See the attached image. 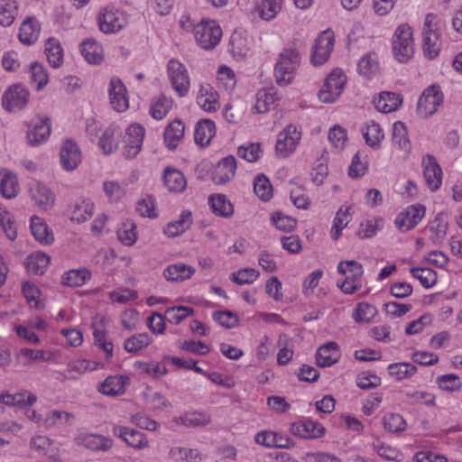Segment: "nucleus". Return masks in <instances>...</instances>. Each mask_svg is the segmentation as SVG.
I'll return each instance as SVG.
<instances>
[{"label": "nucleus", "mask_w": 462, "mask_h": 462, "mask_svg": "<svg viewBox=\"0 0 462 462\" xmlns=\"http://www.w3.org/2000/svg\"><path fill=\"white\" fill-rule=\"evenodd\" d=\"M300 63V54L296 49H284L280 54L274 68V77L278 85L287 86L293 78Z\"/></svg>", "instance_id": "f257e3e1"}, {"label": "nucleus", "mask_w": 462, "mask_h": 462, "mask_svg": "<svg viewBox=\"0 0 462 462\" xmlns=\"http://www.w3.org/2000/svg\"><path fill=\"white\" fill-rule=\"evenodd\" d=\"M393 51L394 58L401 63L409 61L414 54L412 31L408 24L397 27L393 36Z\"/></svg>", "instance_id": "f03ea898"}, {"label": "nucleus", "mask_w": 462, "mask_h": 462, "mask_svg": "<svg viewBox=\"0 0 462 462\" xmlns=\"http://www.w3.org/2000/svg\"><path fill=\"white\" fill-rule=\"evenodd\" d=\"M167 73L172 88L180 97H185L190 88V80L184 64L171 59L167 65Z\"/></svg>", "instance_id": "7ed1b4c3"}, {"label": "nucleus", "mask_w": 462, "mask_h": 462, "mask_svg": "<svg viewBox=\"0 0 462 462\" xmlns=\"http://www.w3.org/2000/svg\"><path fill=\"white\" fill-rule=\"evenodd\" d=\"M444 99L440 88L436 85L427 88L420 96L418 106V114L424 118L433 115L442 104Z\"/></svg>", "instance_id": "20e7f679"}, {"label": "nucleus", "mask_w": 462, "mask_h": 462, "mask_svg": "<svg viewBox=\"0 0 462 462\" xmlns=\"http://www.w3.org/2000/svg\"><path fill=\"white\" fill-rule=\"evenodd\" d=\"M346 79L341 70H333L326 79L319 91V97L323 103H332L340 96L345 87Z\"/></svg>", "instance_id": "39448f33"}, {"label": "nucleus", "mask_w": 462, "mask_h": 462, "mask_svg": "<svg viewBox=\"0 0 462 462\" xmlns=\"http://www.w3.org/2000/svg\"><path fill=\"white\" fill-rule=\"evenodd\" d=\"M222 30L215 21L201 23L195 28V39L205 50L214 48L220 41Z\"/></svg>", "instance_id": "423d86ee"}, {"label": "nucleus", "mask_w": 462, "mask_h": 462, "mask_svg": "<svg viewBox=\"0 0 462 462\" xmlns=\"http://www.w3.org/2000/svg\"><path fill=\"white\" fill-rule=\"evenodd\" d=\"M301 138L296 126L290 125L278 134L275 150L280 157L285 158L292 153Z\"/></svg>", "instance_id": "0eeeda50"}, {"label": "nucleus", "mask_w": 462, "mask_h": 462, "mask_svg": "<svg viewBox=\"0 0 462 462\" xmlns=\"http://www.w3.org/2000/svg\"><path fill=\"white\" fill-rule=\"evenodd\" d=\"M144 127L139 124H132L126 129L124 138L123 154L127 159L134 158L141 151L144 137Z\"/></svg>", "instance_id": "6e6552de"}, {"label": "nucleus", "mask_w": 462, "mask_h": 462, "mask_svg": "<svg viewBox=\"0 0 462 462\" xmlns=\"http://www.w3.org/2000/svg\"><path fill=\"white\" fill-rule=\"evenodd\" d=\"M334 35L329 31L323 32L315 41L311 51V63L322 65L328 60L334 48Z\"/></svg>", "instance_id": "1a4fd4ad"}, {"label": "nucleus", "mask_w": 462, "mask_h": 462, "mask_svg": "<svg viewBox=\"0 0 462 462\" xmlns=\"http://www.w3.org/2000/svg\"><path fill=\"white\" fill-rule=\"evenodd\" d=\"M29 99V91L22 85H14L4 94L2 105L9 112L23 109Z\"/></svg>", "instance_id": "9d476101"}, {"label": "nucleus", "mask_w": 462, "mask_h": 462, "mask_svg": "<svg viewBox=\"0 0 462 462\" xmlns=\"http://www.w3.org/2000/svg\"><path fill=\"white\" fill-rule=\"evenodd\" d=\"M126 20L123 13L119 11L103 9L98 16L99 29L105 33H115L123 29Z\"/></svg>", "instance_id": "9b49d317"}, {"label": "nucleus", "mask_w": 462, "mask_h": 462, "mask_svg": "<svg viewBox=\"0 0 462 462\" xmlns=\"http://www.w3.org/2000/svg\"><path fill=\"white\" fill-rule=\"evenodd\" d=\"M50 134V118L47 116H38L28 125V143L33 146L39 145L49 138Z\"/></svg>", "instance_id": "f8f14e48"}, {"label": "nucleus", "mask_w": 462, "mask_h": 462, "mask_svg": "<svg viewBox=\"0 0 462 462\" xmlns=\"http://www.w3.org/2000/svg\"><path fill=\"white\" fill-rule=\"evenodd\" d=\"M424 215L425 208L423 206H411L397 216L395 225L401 232H407L414 228L423 218Z\"/></svg>", "instance_id": "ddd939ff"}, {"label": "nucleus", "mask_w": 462, "mask_h": 462, "mask_svg": "<svg viewBox=\"0 0 462 462\" xmlns=\"http://www.w3.org/2000/svg\"><path fill=\"white\" fill-rule=\"evenodd\" d=\"M60 164L65 171L75 170L81 162V152L78 144L71 139H67L60 152Z\"/></svg>", "instance_id": "4468645a"}, {"label": "nucleus", "mask_w": 462, "mask_h": 462, "mask_svg": "<svg viewBox=\"0 0 462 462\" xmlns=\"http://www.w3.org/2000/svg\"><path fill=\"white\" fill-rule=\"evenodd\" d=\"M236 170V158L232 155L226 156L216 165L212 172V180L217 185L225 184L234 178Z\"/></svg>", "instance_id": "2eb2a0df"}, {"label": "nucleus", "mask_w": 462, "mask_h": 462, "mask_svg": "<svg viewBox=\"0 0 462 462\" xmlns=\"http://www.w3.org/2000/svg\"><path fill=\"white\" fill-rule=\"evenodd\" d=\"M127 90L120 79L112 78L109 83V97L111 106L117 112H123L128 107Z\"/></svg>", "instance_id": "dca6fc26"}, {"label": "nucleus", "mask_w": 462, "mask_h": 462, "mask_svg": "<svg viewBox=\"0 0 462 462\" xmlns=\"http://www.w3.org/2000/svg\"><path fill=\"white\" fill-rule=\"evenodd\" d=\"M291 431L293 435L303 439H317L324 435L325 428L312 420H303L292 423Z\"/></svg>", "instance_id": "f3484780"}, {"label": "nucleus", "mask_w": 462, "mask_h": 462, "mask_svg": "<svg viewBox=\"0 0 462 462\" xmlns=\"http://www.w3.org/2000/svg\"><path fill=\"white\" fill-rule=\"evenodd\" d=\"M113 433L122 439L128 446L137 449H143L148 447L149 441L145 435L136 430L123 426H115Z\"/></svg>", "instance_id": "a211bd4d"}, {"label": "nucleus", "mask_w": 462, "mask_h": 462, "mask_svg": "<svg viewBox=\"0 0 462 462\" xmlns=\"http://www.w3.org/2000/svg\"><path fill=\"white\" fill-rule=\"evenodd\" d=\"M29 192L34 205L39 208L48 210L52 208L55 201V196L44 184L41 182L32 184L29 189Z\"/></svg>", "instance_id": "6ab92c4d"}, {"label": "nucleus", "mask_w": 462, "mask_h": 462, "mask_svg": "<svg viewBox=\"0 0 462 462\" xmlns=\"http://www.w3.org/2000/svg\"><path fill=\"white\" fill-rule=\"evenodd\" d=\"M424 165V177L429 188L435 191L437 190L442 181V170L439 165L435 161L434 157L431 155H428L426 159L423 160Z\"/></svg>", "instance_id": "aec40b11"}, {"label": "nucleus", "mask_w": 462, "mask_h": 462, "mask_svg": "<svg viewBox=\"0 0 462 462\" xmlns=\"http://www.w3.org/2000/svg\"><path fill=\"white\" fill-rule=\"evenodd\" d=\"M338 358L339 346L334 341L322 345L316 353V364L320 367L331 366L338 361Z\"/></svg>", "instance_id": "412c9836"}, {"label": "nucleus", "mask_w": 462, "mask_h": 462, "mask_svg": "<svg viewBox=\"0 0 462 462\" xmlns=\"http://www.w3.org/2000/svg\"><path fill=\"white\" fill-rule=\"evenodd\" d=\"M216 134L215 123L210 119H201L195 126L194 139L198 145L205 147L209 144Z\"/></svg>", "instance_id": "4be33fe9"}, {"label": "nucleus", "mask_w": 462, "mask_h": 462, "mask_svg": "<svg viewBox=\"0 0 462 462\" xmlns=\"http://www.w3.org/2000/svg\"><path fill=\"white\" fill-rule=\"evenodd\" d=\"M197 102L207 112L216 111L219 106L218 94L209 84H202L197 97Z\"/></svg>", "instance_id": "5701e85b"}, {"label": "nucleus", "mask_w": 462, "mask_h": 462, "mask_svg": "<svg viewBox=\"0 0 462 462\" xmlns=\"http://www.w3.org/2000/svg\"><path fill=\"white\" fill-rule=\"evenodd\" d=\"M76 442L91 450L106 451L112 447V439L97 434H80Z\"/></svg>", "instance_id": "b1692460"}, {"label": "nucleus", "mask_w": 462, "mask_h": 462, "mask_svg": "<svg viewBox=\"0 0 462 462\" xmlns=\"http://www.w3.org/2000/svg\"><path fill=\"white\" fill-rule=\"evenodd\" d=\"M173 421L178 425L199 428L208 425L211 422V416L206 412L192 411L174 418Z\"/></svg>", "instance_id": "393cba45"}, {"label": "nucleus", "mask_w": 462, "mask_h": 462, "mask_svg": "<svg viewBox=\"0 0 462 462\" xmlns=\"http://www.w3.org/2000/svg\"><path fill=\"white\" fill-rule=\"evenodd\" d=\"M36 396L26 390L16 393L14 394L8 393L0 394V402H3L8 406H32L36 402Z\"/></svg>", "instance_id": "a878e982"}, {"label": "nucleus", "mask_w": 462, "mask_h": 462, "mask_svg": "<svg viewBox=\"0 0 462 462\" xmlns=\"http://www.w3.org/2000/svg\"><path fill=\"white\" fill-rule=\"evenodd\" d=\"M40 33V25L38 22L31 17H28L23 22L19 30V40L22 43L31 45L34 43Z\"/></svg>", "instance_id": "bb28decb"}, {"label": "nucleus", "mask_w": 462, "mask_h": 462, "mask_svg": "<svg viewBox=\"0 0 462 462\" xmlns=\"http://www.w3.org/2000/svg\"><path fill=\"white\" fill-rule=\"evenodd\" d=\"M185 126L180 120H174L165 128L164 141L170 150H174L184 136Z\"/></svg>", "instance_id": "cd10ccee"}, {"label": "nucleus", "mask_w": 462, "mask_h": 462, "mask_svg": "<svg viewBox=\"0 0 462 462\" xmlns=\"http://www.w3.org/2000/svg\"><path fill=\"white\" fill-rule=\"evenodd\" d=\"M402 98L393 92H382L374 100L376 109L383 113L395 111L402 104Z\"/></svg>", "instance_id": "c85d7f7f"}, {"label": "nucleus", "mask_w": 462, "mask_h": 462, "mask_svg": "<svg viewBox=\"0 0 462 462\" xmlns=\"http://www.w3.org/2000/svg\"><path fill=\"white\" fill-rule=\"evenodd\" d=\"M192 223L191 212L184 210L176 221L170 222L163 229L168 237H175L185 232Z\"/></svg>", "instance_id": "c756f323"}, {"label": "nucleus", "mask_w": 462, "mask_h": 462, "mask_svg": "<svg viewBox=\"0 0 462 462\" xmlns=\"http://www.w3.org/2000/svg\"><path fill=\"white\" fill-rule=\"evenodd\" d=\"M163 181L170 191L181 192L185 189L187 181L184 175L176 169L164 170Z\"/></svg>", "instance_id": "7c9ffc66"}, {"label": "nucleus", "mask_w": 462, "mask_h": 462, "mask_svg": "<svg viewBox=\"0 0 462 462\" xmlns=\"http://www.w3.org/2000/svg\"><path fill=\"white\" fill-rule=\"evenodd\" d=\"M50 262L51 258L49 255L42 252H36L28 256L25 265L29 273L36 275H42Z\"/></svg>", "instance_id": "2f4dec72"}, {"label": "nucleus", "mask_w": 462, "mask_h": 462, "mask_svg": "<svg viewBox=\"0 0 462 462\" xmlns=\"http://www.w3.org/2000/svg\"><path fill=\"white\" fill-rule=\"evenodd\" d=\"M80 51L85 60L92 64H98L103 60L102 47L92 39L84 41L80 44Z\"/></svg>", "instance_id": "473e14b6"}, {"label": "nucleus", "mask_w": 462, "mask_h": 462, "mask_svg": "<svg viewBox=\"0 0 462 462\" xmlns=\"http://www.w3.org/2000/svg\"><path fill=\"white\" fill-rule=\"evenodd\" d=\"M195 273V268L182 263L171 264L164 271V276L168 281L181 282L189 279Z\"/></svg>", "instance_id": "72a5a7b5"}, {"label": "nucleus", "mask_w": 462, "mask_h": 462, "mask_svg": "<svg viewBox=\"0 0 462 462\" xmlns=\"http://www.w3.org/2000/svg\"><path fill=\"white\" fill-rule=\"evenodd\" d=\"M208 202L212 211L217 216L229 217L234 213L233 205L227 200L225 195H211L208 199Z\"/></svg>", "instance_id": "f704fd0d"}, {"label": "nucleus", "mask_w": 462, "mask_h": 462, "mask_svg": "<svg viewBox=\"0 0 462 462\" xmlns=\"http://www.w3.org/2000/svg\"><path fill=\"white\" fill-rule=\"evenodd\" d=\"M32 234L37 241L42 244L50 245L53 241V235L50 231L46 223L39 217H32L31 218Z\"/></svg>", "instance_id": "c9c22d12"}, {"label": "nucleus", "mask_w": 462, "mask_h": 462, "mask_svg": "<svg viewBox=\"0 0 462 462\" xmlns=\"http://www.w3.org/2000/svg\"><path fill=\"white\" fill-rule=\"evenodd\" d=\"M393 143L398 149L408 152L411 149V143L408 138L406 125L402 122H395L393 125Z\"/></svg>", "instance_id": "e433bc0d"}, {"label": "nucleus", "mask_w": 462, "mask_h": 462, "mask_svg": "<svg viewBox=\"0 0 462 462\" xmlns=\"http://www.w3.org/2000/svg\"><path fill=\"white\" fill-rule=\"evenodd\" d=\"M440 51L439 34L432 30L423 32V52L426 57L432 60Z\"/></svg>", "instance_id": "4c0bfd02"}, {"label": "nucleus", "mask_w": 462, "mask_h": 462, "mask_svg": "<svg viewBox=\"0 0 462 462\" xmlns=\"http://www.w3.org/2000/svg\"><path fill=\"white\" fill-rule=\"evenodd\" d=\"M45 54L53 68H59L63 62L62 48L58 40L50 38L46 42Z\"/></svg>", "instance_id": "58836bf2"}, {"label": "nucleus", "mask_w": 462, "mask_h": 462, "mask_svg": "<svg viewBox=\"0 0 462 462\" xmlns=\"http://www.w3.org/2000/svg\"><path fill=\"white\" fill-rule=\"evenodd\" d=\"M91 277L87 269L70 270L62 276L63 284L69 287H79L86 283Z\"/></svg>", "instance_id": "ea45409f"}, {"label": "nucleus", "mask_w": 462, "mask_h": 462, "mask_svg": "<svg viewBox=\"0 0 462 462\" xmlns=\"http://www.w3.org/2000/svg\"><path fill=\"white\" fill-rule=\"evenodd\" d=\"M0 193L5 199H13L18 193V181L15 175L6 172L0 180Z\"/></svg>", "instance_id": "a19ab883"}, {"label": "nucleus", "mask_w": 462, "mask_h": 462, "mask_svg": "<svg viewBox=\"0 0 462 462\" xmlns=\"http://www.w3.org/2000/svg\"><path fill=\"white\" fill-rule=\"evenodd\" d=\"M363 135L366 144L372 148H379L381 141L384 136L380 125L374 121L367 125L366 130L363 132Z\"/></svg>", "instance_id": "79ce46f5"}, {"label": "nucleus", "mask_w": 462, "mask_h": 462, "mask_svg": "<svg viewBox=\"0 0 462 462\" xmlns=\"http://www.w3.org/2000/svg\"><path fill=\"white\" fill-rule=\"evenodd\" d=\"M410 273L414 278L418 279L425 288L433 287L438 280L437 273L430 268L412 267Z\"/></svg>", "instance_id": "37998d69"}, {"label": "nucleus", "mask_w": 462, "mask_h": 462, "mask_svg": "<svg viewBox=\"0 0 462 462\" xmlns=\"http://www.w3.org/2000/svg\"><path fill=\"white\" fill-rule=\"evenodd\" d=\"M172 106V99L161 95L150 108L151 116L156 120L163 119Z\"/></svg>", "instance_id": "c03bdc74"}, {"label": "nucleus", "mask_w": 462, "mask_h": 462, "mask_svg": "<svg viewBox=\"0 0 462 462\" xmlns=\"http://www.w3.org/2000/svg\"><path fill=\"white\" fill-rule=\"evenodd\" d=\"M388 372L392 376H395L401 381L410 378L417 372V367L410 363H395L388 365Z\"/></svg>", "instance_id": "a18cd8bd"}, {"label": "nucleus", "mask_w": 462, "mask_h": 462, "mask_svg": "<svg viewBox=\"0 0 462 462\" xmlns=\"http://www.w3.org/2000/svg\"><path fill=\"white\" fill-rule=\"evenodd\" d=\"M379 69L377 57L374 53H369L363 57L357 64V71L359 74L369 78L375 74Z\"/></svg>", "instance_id": "49530a36"}, {"label": "nucleus", "mask_w": 462, "mask_h": 462, "mask_svg": "<svg viewBox=\"0 0 462 462\" xmlns=\"http://www.w3.org/2000/svg\"><path fill=\"white\" fill-rule=\"evenodd\" d=\"M254 189L257 197L263 201L269 200L273 196V186L264 175H258L254 179Z\"/></svg>", "instance_id": "de8ad7c7"}, {"label": "nucleus", "mask_w": 462, "mask_h": 462, "mask_svg": "<svg viewBox=\"0 0 462 462\" xmlns=\"http://www.w3.org/2000/svg\"><path fill=\"white\" fill-rule=\"evenodd\" d=\"M98 391L106 395L115 396L124 392V385L120 378L108 376L99 384Z\"/></svg>", "instance_id": "09e8293b"}, {"label": "nucleus", "mask_w": 462, "mask_h": 462, "mask_svg": "<svg viewBox=\"0 0 462 462\" xmlns=\"http://www.w3.org/2000/svg\"><path fill=\"white\" fill-rule=\"evenodd\" d=\"M152 339L147 333L132 336L125 341V349L129 353H135L151 343Z\"/></svg>", "instance_id": "8fccbe9b"}, {"label": "nucleus", "mask_w": 462, "mask_h": 462, "mask_svg": "<svg viewBox=\"0 0 462 462\" xmlns=\"http://www.w3.org/2000/svg\"><path fill=\"white\" fill-rule=\"evenodd\" d=\"M436 383L440 389L448 392H456L462 387V382L459 376L454 374L439 375L437 377Z\"/></svg>", "instance_id": "3c124183"}, {"label": "nucleus", "mask_w": 462, "mask_h": 462, "mask_svg": "<svg viewBox=\"0 0 462 462\" xmlns=\"http://www.w3.org/2000/svg\"><path fill=\"white\" fill-rule=\"evenodd\" d=\"M259 276V272L254 268H245L233 273L230 280L238 285L253 283Z\"/></svg>", "instance_id": "603ef678"}, {"label": "nucleus", "mask_w": 462, "mask_h": 462, "mask_svg": "<svg viewBox=\"0 0 462 462\" xmlns=\"http://www.w3.org/2000/svg\"><path fill=\"white\" fill-rule=\"evenodd\" d=\"M383 428L391 432L399 433L405 430L406 427V421L400 415L396 413H391L388 415H385L383 418Z\"/></svg>", "instance_id": "864d4df0"}, {"label": "nucleus", "mask_w": 462, "mask_h": 462, "mask_svg": "<svg viewBox=\"0 0 462 462\" xmlns=\"http://www.w3.org/2000/svg\"><path fill=\"white\" fill-rule=\"evenodd\" d=\"M17 14V5L14 1L7 0L5 5L0 6V24L2 26H10Z\"/></svg>", "instance_id": "5fc2aeb1"}, {"label": "nucleus", "mask_w": 462, "mask_h": 462, "mask_svg": "<svg viewBox=\"0 0 462 462\" xmlns=\"http://www.w3.org/2000/svg\"><path fill=\"white\" fill-rule=\"evenodd\" d=\"M376 313V309L366 302L358 303L353 317L356 322H370Z\"/></svg>", "instance_id": "6e6d98bb"}, {"label": "nucleus", "mask_w": 462, "mask_h": 462, "mask_svg": "<svg viewBox=\"0 0 462 462\" xmlns=\"http://www.w3.org/2000/svg\"><path fill=\"white\" fill-rule=\"evenodd\" d=\"M282 8V0H263L260 7V16L270 21L276 16Z\"/></svg>", "instance_id": "4d7b16f0"}, {"label": "nucleus", "mask_w": 462, "mask_h": 462, "mask_svg": "<svg viewBox=\"0 0 462 462\" xmlns=\"http://www.w3.org/2000/svg\"><path fill=\"white\" fill-rule=\"evenodd\" d=\"M27 358L23 362L24 365H30L32 361L45 362L51 359L50 356L43 350H34L30 348H22L18 354V358Z\"/></svg>", "instance_id": "13d9d810"}, {"label": "nucleus", "mask_w": 462, "mask_h": 462, "mask_svg": "<svg viewBox=\"0 0 462 462\" xmlns=\"http://www.w3.org/2000/svg\"><path fill=\"white\" fill-rule=\"evenodd\" d=\"M31 79L36 83V88L42 89L48 82V74L44 68L38 62H33L30 66Z\"/></svg>", "instance_id": "bf43d9fd"}, {"label": "nucleus", "mask_w": 462, "mask_h": 462, "mask_svg": "<svg viewBox=\"0 0 462 462\" xmlns=\"http://www.w3.org/2000/svg\"><path fill=\"white\" fill-rule=\"evenodd\" d=\"M271 219L276 228L282 231H291L296 227L297 225L295 218L289 216H284L281 212L273 213Z\"/></svg>", "instance_id": "052dcab7"}, {"label": "nucleus", "mask_w": 462, "mask_h": 462, "mask_svg": "<svg viewBox=\"0 0 462 462\" xmlns=\"http://www.w3.org/2000/svg\"><path fill=\"white\" fill-rule=\"evenodd\" d=\"M118 239L125 245H132L136 241L135 225L125 223L117 230Z\"/></svg>", "instance_id": "680f3d73"}, {"label": "nucleus", "mask_w": 462, "mask_h": 462, "mask_svg": "<svg viewBox=\"0 0 462 462\" xmlns=\"http://www.w3.org/2000/svg\"><path fill=\"white\" fill-rule=\"evenodd\" d=\"M213 319L222 327L231 328L238 324V317L230 310H220L213 313Z\"/></svg>", "instance_id": "e2e57ef3"}, {"label": "nucleus", "mask_w": 462, "mask_h": 462, "mask_svg": "<svg viewBox=\"0 0 462 462\" xmlns=\"http://www.w3.org/2000/svg\"><path fill=\"white\" fill-rule=\"evenodd\" d=\"M143 395L145 402L152 409L162 410L170 406L168 400L158 392L147 391Z\"/></svg>", "instance_id": "0e129e2a"}, {"label": "nucleus", "mask_w": 462, "mask_h": 462, "mask_svg": "<svg viewBox=\"0 0 462 462\" xmlns=\"http://www.w3.org/2000/svg\"><path fill=\"white\" fill-rule=\"evenodd\" d=\"M115 134V128L108 127L106 129L99 138L98 145L103 150L104 153L109 154L116 149L117 143L113 140Z\"/></svg>", "instance_id": "69168bd1"}, {"label": "nucleus", "mask_w": 462, "mask_h": 462, "mask_svg": "<svg viewBox=\"0 0 462 462\" xmlns=\"http://www.w3.org/2000/svg\"><path fill=\"white\" fill-rule=\"evenodd\" d=\"M346 131L339 125H334L328 133V140L336 148H343L346 142Z\"/></svg>", "instance_id": "338daca9"}, {"label": "nucleus", "mask_w": 462, "mask_h": 462, "mask_svg": "<svg viewBox=\"0 0 462 462\" xmlns=\"http://www.w3.org/2000/svg\"><path fill=\"white\" fill-rule=\"evenodd\" d=\"M173 456H180L181 459L189 462H200L201 455L196 448H173L171 449Z\"/></svg>", "instance_id": "774afa93"}]
</instances>
